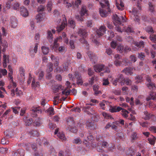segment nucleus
Segmentation results:
<instances>
[{
	"mask_svg": "<svg viewBox=\"0 0 156 156\" xmlns=\"http://www.w3.org/2000/svg\"><path fill=\"white\" fill-rule=\"evenodd\" d=\"M51 58L52 60L53 61H55V62H56V63L55 64L54 66L55 67H56L58 65V58H55V56L53 55H52L51 56Z\"/></svg>",
	"mask_w": 156,
	"mask_h": 156,
	"instance_id": "33",
	"label": "nucleus"
},
{
	"mask_svg": "<svg viewBox=\"0 0 156 156\" xmlns=\"http://www.w3.org/2000/svg\"><path fill=\"white\" fill-rule=\"evenodd\" d=\"M23 120L25 125L27 126H29L33 122L31 119L28 118L26 117L24 118Z\"/></svg>",
	"mask_w": 156,
	"mask_h": 156,
	"instance_id": "18",
	"label": "nucleus"
},
{
	"mask_svg": "<svg viewBox=\"0 0 156 156\" xmlns=\"http://www.w3.org/2000/svg\"><path fill=\"white\" fill-rule=\"evenodd\" d=\"M116 79H117V81L118 82L120 83L121 85L122 86L123 85L124 83H123V81L124 80V79L122 75H119L118 78H117Z\"/></svg>",
	"mask_w": 156,
	"mask_h": 156,
	"instance_id": "25",
	"label": "nucleus"
},
{
	"mask_svg": "<svg viewBox=\"0 0 156 156\" xmlns=\"http://www.w3.org/2000/svg\"><path fill=\"white\" fill-rule=\"evenodd\" d=\"M145 56L144 53H140L138 54V57L140 60H143L144 59Z\"/></svg>",
	"mask_w": 156,
	"mask_h": 156,
	"instance_id": "50",
	"label": "nucleus"
},
{
	"mask_svg": "<svg viewBox=\"0 0 156 156\" xmlns=\"http://www.w3.org/2000/svg\"><path fill=\"white\" fill-rule=\"evenodd\" d=\"M134 44L137 47L140 48L141 46L143 47L144 45V42L143 41H140L139 43L135 42Z\"/></svg>",
	"mask_w": 156,
	"mask_h": 156,
	"instance_id": "45",
	"label": "nucleus"
},
{
	"mask_svg": "<svg viewBox=\"0 0 156 156\" xmlns=\"http://www.w3.org/2000/svg\"><path fill=\"white\" fill-rule=\"evenodd\" d=\"M24 155V151L23 150H20L18 151V152L14 153L12 156H23Z\"/></svg>",
	"mask_w": 156,
	"mask_h": 156,
	"instance_id": "27",
	"label": "nucleus"
},
{
	"mask_svg": "<svg viewBox=\"0 0 156 156\" xmlns=\"http://www.w3.org/2000/svg\"><path fill=\"white\" fill-rule=\"evenodd\" d=\"M119 126V122L118 121H115L111 124V127L112 129H116Z\"/></svg>",
	"mask_w": 156,
	"mask_h": 156,
	"instance_id": "32",
	"label": "nucleus"
},
{
	"mask_svg": "<svg viewBox=\"0 0 156 156\" xmlns=\"http://www.w3.org/2000/svg\"><path fill=\"white\" fill-rule=\"evenodd\" d=\"M78 34L81 37H85L87 35V32L85 29H81L79 30L78 32Z\"/></svg>",
	"mask_w": 156,
	"mask_h": 156,
	"instance_id": "16",
	"label": "nucleus"
},
{
	"mask_svg": "<svg viewBox=\"0 0 156 156\" xmlns=\"http://www.w3.org/2000/svg\"><path fill=\"white\" fill-rule=\"evenodd\" d=\"M106 31V27L103 26H101L100 28L96 32L98 37H100L103 35Z\"/></svg>",
	"mask_w": 156,
	"mask_h": 156,
	"instance_id": "9",
	"label": "nucleus"
},
{
	"mask_svg": "<svg viewBox=\"0 0 156 156\" xmlns=\"http://www.w3.org/2000/svg\"><path fill=\"white\" fill-rule=\"evenodd\" d=\"M16 86V83L13 81V80H11L10 84L8 87L9 89H10L11 87L14 88Z\"/></svg>",
	"mask_w": 156,
	"mask_h": 156,
	"instance_id": "44",
	"label": "nucleus"
},
{
	"mask_svg": "<svg viewBox=\"0 0 156 156\" xmlns=\"http://www.w3.org/2000/svg\"><path fill=\"white\" fill-rule=\"evenodd\" d=\"M80 14L81 16H76V18L78 20L82 21L83 20V18L82 16H87L88 15L87 10L86 9L85 6H82L80 12Z\"/></svg>",
	"mask_w": 156,
	"mask_h": 156,
	"instance_id": "4",
	"label": "nucleus"
},
{
	"mask_svg": "<svg viewBox=\"0 0 156 156\" xmlns=\"http://www.w3.org/2000/svg\"><path fill=\"white\" fill-rule=\"evenodd\" d=\"M7 71L5 69H0V73L3 76H5L7 74Z\"/></svg>",
	"mask_w": 156,
	"mask_h": 156,
	"instance_id": "60",
	"label": "nucleus"
},
{
	"mask_svg": "<svg viewBox=\"0 0 156 156\" xmlns=\"http://www.w3.org/2000/svg\"><path fill=\"white\" fill-rule=\"evenodd\" d=\"M1 29L2 35L3 36H6L7 35V31L4 27H2Z\"/></svg>",
	"mask_w": 156,
	"mask_h": 156,
	"instance_id": "62",
	"label": "nucleus"
},
{
	"mask_svg": "<svg viewBox=\"0 0 156 156\" xmlns=\"http://www.w3.org/2000/svg\"><path fill=\"white\" fill-rule=\"evenodd\" d=\"M3 54V66L4 68H5L7 67V63L9 62V56L7 55L4 54Z\"/></svg>",
	"mask_w": 156,
	"mask_h": 156,
	"instance_id": "15",
	"label": "nucleus"
},
{
	"mask_svg": "<svg viewBox=\"0 0 156 156\" xmlns=\"http://www.w3.org/2000/svg\"><path fill=\"white\" fill-rule=\"evenodd\" d=\"M16 94L17 96H20L23 94V92L19 88H16L15 90H12L11 91V94L12 96H13Z\"/></svg>",
	"mask_w": 156,
	"mask_h": 156,
	"instance_id": "7",
	"label": "nucleus"
},
{
	"mask_svg": "<svg viewBox=\"0 0 156 156\" xmlns=\"http://www.w3.org/2000/svg\"><path fill=\"white\" fill-rule=\"evenodd\" d=\"M32 87L33 88L35 89L36 87H38L39 85V83L38 82H35V79L34 78L32 83Z\"/></svg>",
	"mask_w": 156,
	"mask_h": 156,
	"instance_id": "29",
	"label": "nucleus"
},
{
	"mask_svg": "<svg viewBox=\"0 0 156 156\" xmlns=\"http://www.w3.org/2000/svg\"><path fill=\"white\" fill-rule=\"evenodd\" d=\"M63 89L62 86L61 85H56L53 88V90L55 93H56L61 90Z\"/></svg>",
	"mask_w": 156,
	"mask_h": 156,
	"instance_id": "26",
	"label": "nucleus"
},
{
	"mask_svg": "<svg viewBox=\"0 0 156 156\" xmlns=\"http://www.w3.org/2000/svg\"><path fill=\"white\" fill-rule=\"evenodd\" d=\"M54 108L52 107H50L46 110V112L49 115H53L54 114Z\"/></svg>",
	"mask_w": 156,
	"mask_h": 156,
	"instance_id": "35",
	"label": "nucleus"
},
{
	"mask_svg": "<svg viewBox=\"0 0 156 156\" xmlns=\"http://www.w3.org/2000/svg\"><path fill=\"white\" fill-rule=\"evenodd\" d=\"M52 2H48L47 5V9L48 12H50L51 10Z\"/></svg>",
	"mask_w": 156,
	"mask_h": 156,
	"instance_id": "47",
	"label": "nucleus"
},
{
	"mask_svg": "<svg viewBox=\"0 0 156 156\" xmlns=\"http://www.w3.org/2000/svg\"><path fill=\"white\" fill-rule=\"evenodd\" d=\"M52 64L51 63H49L47 65V71L48 73H50L53 70Z\"/></svg>",
	"mask_w": 156,
	"mask_h": 156,
	"instance_id": "39",
	"label": "nucleus"
},
{
	"mask_svg": "<svg viewBox=\"0 0 156 156\" xmlns=\"http://www.w3.org/2000/svg\"><path fill=\"white\" fill-rule=\"evenodd\" d=\"M107 104V102L105 101H103L102 102H101L100 103L99 105L101 108L102 109L104 110L105 109V106L106 104Z\"/></svg>",
	"mask_w": 156,
	"mask_h": 156,
	"instance_id": "56",
	"label": "nucleus"
},
{
	"mask_svg": "<svg viewBox=\"0 0 156 156\" xmlns=\"http://www.w3.org/2000/svg\"><path fill=\"white\" fill-rule=\"evenodd\" d=\"M47 38L49 41L52 40L53 39L52 34L50 30H48L47 32Z\"/></svg>",
	"mask_w": 156,
	"mask_h": 156,
	"instance_id": "46",
	"label": "nucleus"
},
{
	"mask_svg": "<svg viewBox=\"0 0 156 156\" xmlns=\"http://www.w3.org/2000/svg\"><path fill=\"white\" fill-rule=\"evenodd\" d=\"M69 26L71 27L74 28L75 27V24L74 21L72 20H69Z\"/></svg>",
	"mask_w": 156,
	"mask_h": 156,
	"instance_id": "42",
	"label": "nucleus"
},
{
	"mask_svg": "<svg viewBox=\"0 0 156 156\" xmlns=\"http://www.w3.org/2000/svg\"><path fill=\"white\" fill-rule=\"evenodd\" d=\"M150 38L151 41L153 42H156V35L151 34L150 36Z\"/></svg>",
	"mask_w": 156,
	"mask_h": 156,
	"instance_id": "52",
	"label": "nucleus"
},
{
	"mask_svg": "<svg viewBox=\"0 0 156 156\" xmlns=\"http://www.w3.org/2000/svg\"><path fill=\"white\" fill-rule=\"evenodd\" d=\"M87 127L90 129H94V125L92 122L87 121L86 123Z\"/></svg>",
	"mask_w": 156,
	"mask_h": 156,
	"instance_id": "38",
	"label": "nucleus"
},
{
	"mask_svg": "<svg viewBox=\"0 0 156 156\" xmlns=\"http://www.w3.org/2000/svg\"><path fill=\"white\" fill-rule=\"evenodd\" d=\"M124 81L127 85H130L132 83L131 81L129 79H124Z\"/></svg>",
	"mask_w": 156,
	"mask_h": 156,
	"instance_id": "59",
	"label": "nucleus"
},
{
	"mask_svg": "<svg viewBox=\"0 0 156 156\" xmlns=\"http://www.w3.org/2000/svg\"><path fill=\"white\" fill-rule=\"evenodd\" d=\"M87 54L88 56L90 58V60H91L92 62L95 63L97 61V56L94 54L93 52L90 51H88L87 52Z\"/></svg>",
	"mask_w": 156,
	"mask_h": 156,
	"instance_id": "8",
	"label": "nucleus"
},
{
	"mask_svg": "<svg viewBox=\"0 0 156 156\" xmlns=\"http://www.w3.org/2000/svg\"><path fill=\"white\" fill-rule=\"evenodd\" d=\"M69 77L74 81L75 77L77 79V83L78 85H81L83 83V81L82 79L81 76L78 72H76L73 75L72 74H69L68 75Z\"/></svg>",
	"mask_w": 156,
	"mask_h": 156,
	"instance_id": "2",
	"label": "nucleus"
},
{
	"mask_svg": "<svg viewBox=\"0 0 156 156\" xmlns=\"http://www.w3.org/2000/svg\"><path fill=\"white\" fill-rule=\"evenodd\" d=\"M102 114L104 117L106 119H109L111 118V115L105 112H103L102 113Z\"/></svg>",
	"mask_w": 156,
	"mask_h": 156,
	"instance_id": "57",
	"label": "nucleus"
},
{
	"mask_svg": "<svg viewBox=\"0 0 156 156\" xmlns=\"http://www.w3.org/2000/svg\"><path fill=\"white\" fill-rule=\"evenodd\" d=\"M11 108L13 110V112L15 114H18L20 110V107H12Z\"/></svg>",
	"mask_w": 156,
	"mask_h": 156,
	"instance_id": "49",
	"label": "nucleus"
},
{
	"mask_svg": "<svg viewBox=\"0 0 156 156\" xmlns=\"http://www.w3.org/2000/svg\"><path fill=\"white\" fill-rule=\"evenodd\" d=\"M41 50L43 53L45 55L47 54L49 51V48L45 46L42 47Z\"/></svg>",
	"mask_w": 156,
	"mask_h": 156,
	"instance_id": "30",
	"label": "nucleus"
},
{
	"mask_svg": "<svg viewBox=\"0 0 156 156\" xmlns=\"http://www.w3.org/2000/svg\"><path fill=\"white\" fill-rule=\"evenodd\" d=\"M20 12L21 15L23 17H26L28 15L27 10L23 6L20 7Z\"/></svg>",
	"mask_w": 156,
	"mask_h": 156,
	"instance_id": "10",
	"label": "nucleus"
},
{
	"mask_svg": "<svg viewBox=\"0 0 156 156\" xmlns=\"http://www.w3.org/2000/svg\"><path fill=\"white\" fill-rule=\"evenodd\" d=\"M121 112V114L123 117L127 118L128 117V114L129 113L128 111L123 109L122 110Z\"/></svg>",
	"mask_w": 156,
	"mask_h": 156,
	"instance_id": "40",
	"label": "nucleus"
},
{
	"mask_svg": "<svg viewBox=\"0 0 156 156\" xmlns=\"http://www.w3.org/2000/svg\"><path fill=\"white\" fill-rule=\"evenodd\" d=\"M45 9L44 6L43 5H40L37 8V11L38 12H43Z\"/></svg>",
	"mask_w": 156,
	"mask_h": 156,
	"instance_id": "53",
	"label": "nucleus"
},
{
	"mask_svg": "<svg viewBox=\"0 0 156 156\" xmlns=\"http://www.w3.org/2000/svg\"><path fill=\"white\" fill-rule=\"evenodd\" d=\"M0 44H1L0 46L3 47L1 50L3 52H5L6 48L8 47V44L7 41L5 40H3L1 42H0ZM1 47L2 48V47Z\"/></svg>",
	"mask_w": 156,
	"mask_h": 156,
	"instance_id": "12",
	"label": "nucleus"
},
{
	"mask_svg": "<svg viewBox=\"0 0 156 156\" xmlns=\"http://www.w3.org/2000/svg\"><path fill=\"white\" fill-rule=\"evenodd\" d=\"M62 17L63 18V19L61 25L57 27V31L58 32H60L63 30L65 27L67 25V20L65 15H62Z\"/></svg>",
	"mask_w": 156,
	"mask_h": 156,
	"instance_id": "5",
	"label": "nucleus"
},
{
	"mask_svg": "<svg viewBox=\"0 0 156 156\" xmlns=\"http://www.w3.org/2000/svg\"><path fill=\"white\" fill-rule=\"evenodd\" d=\"M8 151V149L6 148H0V152L3 154L6 153Z\"/></svg>",
	"mask_w": 156,
	"mask_h": 156,
	"instance_id": "63",
	"label": "nucleus"
},
{
	"mask_svg": "<svg viewBox=\"0 0 156 156\" xmlns=\"http://www.w3.org/2000/svg\"><path fill=\"white\" fill-rule=\"evenodd\" d=\"M122 90L123 91V94H127L128 91V89L127 87H123L122 88Z\"/></svg>",
	"mask_w": 156,
	"mask_h": 156,
	"instance_id": "55",
	"label": "nucleus"
},
{
	"mask_svg": "<svg viewBox=\"0 0 156 156\" xmlns=\"http://www.w3.org/2000/svg\"><path fill=\"white\" fill-rule=\"evenodd\" d=\"M31 111L35 113H41L42 112V110L39 108H33L31 109Z\"/></svg>",
	"mask_w": 156,
	"mask_h": 156,
	"instance_id": "36",
	"label": "nucleus"
},
{
	"mask_svg": "<svg viewBox=\"0 0 156 156\" xmlns=\"http://www.w3.org/2000/svg\"><path fill=\"white\" fill-rule=\"evenodd\" d=\"M70 92V90H65L62 91V94L67 96L69 94Z\"/></svg>",
	"mask_w": 156,
	"mask_h": 156,
	"instance_id": "61",
	"label": "nucleus"
},
{
	"mask_svg": "<svg viewBox=\"0 0 156 156\" xmlns=\"http://www.w3.org/2000/svg\"><path fill=\"white\" fill-rule=\"evenodd\" d=\"M57 136L60 139L62 140H65L66 139L64 134L62 133H58Z\"/></svg>",
	"mask_w": 156,
	"mask_h": 156,
	"instance_id": "41",
	"label": "nucleus"
},
{
	"mask_svg": "<svg viewBox=\"0 0 156 156\" xmlns=\"http://www.w3.org/2000/svg\"><path fill=\"white\" fill-rule=\"evenodd\" d=\"M20 4L19 2H15L13 5L12 8L14 10H16L19 9Z\"/></svg>",
	"mask_w": 156,
	"mask_h": 156,
	"instance_id": "37",
	"label": "nucleus"
},
{
	"mask_svg": "<svg viewBox=\"0 0 156 156\" xmlns=\"http://www.w3.org/2000/svg\"><path fill=\"white\" fill-rule=\"evenodd\" d=\"M124 30L128 34L133 31L132 29L129 27L124 28Z\"/></svg>",
	"mask_w": 156,
	"mask_h": 156,
	"instance_id": "51",
	"label": "nucleus"
},
{
	"mask_svg": "<svg viewBox=\"0 0 156 156\" xmlns=\"http://www.w3.org/2000/svg\"><path fill=\"white\" fill-rule=\"evenodd\" d=\"M156 94L154 92H151L150 94V96L146 98L147 101L150 99L155 100L156 99Z\"/></svg>",
	"mask_w": 156,
	"mask_h": 156,
	"instance_id": "22",
	"label": "nucleus"
},
{
	"mask_svg": "<svg viewBox=\"0 0 156 156\" xmlns=\"http://www.w3.org/2000/svg\"><path fill=\"white\" fill-rule=\"evenodd\" d=\"M116 6L119 10H122L124 6L122 0H115Z\"/></svg>",
	"mask_w": 156,
	"mask_h": 156,
	"instance_id": "11",
	"label": "nucleus"
},
{
	"mask_svg": "<svg viewBox=\"0 0 156 156\" xmlns=\"http://www.w3.org/2000/svg\"><path fill=\"white\" fill-rule=\"evenodd\" d=\"M156 140V138L153 136H152L151 137L148 138L149 143L151 145L154 144Z\"/></svg>",
	"mask_w": 156,
	"mask_h": 156,
	"instance_id": "24",
	"label": "nucleus"
},
{
	"mask_svg": "<svg viewBox=\"0 0 156 156\" xmlns=\"http://www.w3.org/2000/svg\"><path fill=\"white\" fill-rule=\"evenodd\" d=\"M62 39V37L61 36L59 37H58L56 38L55 39L54 44V46L53 47V49H54L55 51H56L57 50V48L58 47V45L57 43V42L58 41H61V40Z\"/></svg>",
	"mask_w": 156,
	"mask_h": 156,
	"instance_id": "17",
	"label": "nucleus"
},
{
	"mask_svg": "<svg viewBox=\"0 0 156 156\" xmlns=\"http://www.w3.org/2000/svg\"><path fill=\"white\" fill-rule=\"evenodd\" d=\"M146 31L148 33H153L154 30L151 27H147L146 29Z\"/></svg>",
	"mask_w": 156,
	"mask_h": 156,
	"instance_id": "64",
	"label": "nucleus"
},
{
	"mask_svg": "<svg viewBox=\"0 0 156 156\" xmlns=\"http://www.w3.org/2000/svg\"><path fill=\"white\" fill-rule=\"evenodd\" d=\"M35 19L37 23H40L44 20V18L42 13H39L36 15Z\"/></svg>",
	"mask_w": 156,
	"mask_h": 156,
	"instance_id": "13",
	"label": "nucleus"
},
{
	"mask_svg": "<svg viewBox=\"0 0 156 156\" xmlns=\"http://www.w3.org/2000/svg\"><path fill=\"white\" fill-rule=\"evenodd\" d=\"M127 40L128 42H130L131 44H134L135 43L132 38L131 36H129L127 38Z\"/></svg>",
	"mask_w": 156,
	"mask_h": 156,
	"instance_id": "58",
	"label": "nucleus"
},
{
	"mask_svg": "<svg viewBox=\"0 0 156 156\" xmlns=\"http://www.w3.org/2000/svg\"><path fill=\"white\" fill-rule=\"evenodd\" d=\"M102 85L103 86H107L109 84V82L108 79L103 78L102 79Z\"/></svg>",
	"mask_w": 156,
	"mask_h": 156,
	"instance_id": "43",
	"label": "nucleus"
},
{
	"mask_svg": "<svg viewBox=\"0 0 156 156\" xmlns=\"http://www.w3.org/2000/svg\"><path fill=\"white\" fill-rule=\"evenodd\" d=\"M68 68V66H64L63 68L62 69H61V68H60L59 67H57L56 69H55V71L57 72H61L62 71H63L64 70H65L66 69H67Z\"/></svg>",
	"mask_w": 156,
	"mask_h": 156,
	"instance_id": "31",
	"label": "nucleus"
},
{
	"mask_svg": "<svg viewBox=\"0 0 156 156\" xmlns=\"http://www.w3.org/2000/svg\"><path fill=\"white\" fill-rule=\"evenodd\" d=\"M133 69L130 68H126L122 70V72L127 75H131L133 73Z\"/></svg>",
	"mask_w": 156,
	"mask_h": 156,
	"instance_id": "20",
	"label": "nucleus"
},
{
	"mask_svg": "<svg viewBox=\"0 0 156 156\" xmlns=\"http://www.w3.org/2000/svg\"><path fill=\"white\" fill-rule=\"evenodd\" d=\"M147 86L150 89H153L154 87V84L151 81L147 83Z\"/></svg>",
	"mask_w": 156,
	"mask_h": 156,
	"instance_id": "48",
	"label": "nucleus"
},
{
	"mask_svg": "<svg viewBox=\"0 0 156 156\" xmlns=\"http://www.w3.org/2000/svg\"><path fill=\"white\" fill-rule=\"evenodd\" d=\"M10 25L12 28H15L18 24V20L14 17H11L9 20Z\"/></svg>",
	"mask_w": 156,
	"mask_h": 156,
	"instance_id": "6",
	"label": "nucleus"
},
{
	"mask_svg": "<svg viewBox=\"0 0 156 156\" xmlns=\"http://www.w3.org/2000/svg\"><path fill=\"white\" fill-rule=\"evenodd\" d=\"M119 17H120V16H119L116 14L114 15L113 17V22L114 25L117 26L115 27L116 30L119 32H121L120 28L119 27V26H117L121 23Z\"/></svg>",
	"mask_w": 156,
	"mask_h": 156,
	"instance_id": "3",
	"label": "nucleus"
},
{
	"mask_svg": "<svg viewBox=\"0 0 156 156\" xmlns=\"http://www.w3.org/2000/svg\"><path fill=\"white\" fill-rule=\"evenodd\" d=\"M11 110L10 109H8L6 110L4 113L3 114L2 118H4L5 119H6L8 115H9L10 112H11Z\"/></svg>",
	"mask_w": 156,
	"mask_h": 156,
	"instance_id": "34",
	"label": "nucleus"
},
{
	"mask_svg": "<svg viewBox=\"0 0 156 156\" xmlns=\"http://www.w3.org/2000/svg\"><path fill=\"white\" fill-rule=\"evenodd\" d=\"M99 86L96 85H95L93 86V89L94 90V94L95 95H97L101 93V91L99 90Z\"/></svg>",
	"mask_w": 156,
	"mask_h": 156,
	"instance_id": "23",
	"label": "nucleus"
},
{
	"mask_svg": "<svg viewBox=\"0 0 156 156\" xmlns=\"http://www.w3.org/2000/svg\"><path fill=\"white\" fill-rule=\"evenodd\" d=\"M144 114L145 115L144 118L146 119H148L151 117L154 118V117L152 114H149L147 111H145L144 112Z\"/></svg>",
	"mask_w": 156,
	"mask_h": 156,
	"instance_id": "28",
	"label": "nucleus"
},
{
	"mask_svg": "<svg viewBox=\"0 0 156 156\" xmlns=\"http://www.w3.org/2000/svg\"><path fill=\"white\" fill-rule=\"evenodd\" d=\"M132 14V15L135 17V18H134V19L135 21L138 22L139 19V18L138 16L137 15V11L135 9H134L133 10Z\"/></svg>",
	"mask_w": 156,
	"mask_h": 156,
	"instance_id": "21",
	"label": "nucleus"
},
{
	"mask_svg": "<svg viewBox=\"0 0 156 156\" xmlns=\"http://www.w3.org/2000/svg\"><path fill=\"white\" fill-rule=\"evenodd\" d=\"M73 143L76 144H80L81 143V141L80 138H76L73 140Z\"/></svg>",
	"mask_w": 156,
	"mask_h": 156,
	"instance_id": "54",
	"label": "nucleus"
},
{
	"mask_svg": "<svg viewBox=\"0 0 156 156\" xmlns=\"http://www.w3.org/2000/svg\"><path fill=\"white\" fill-rule=\"evenodd\" d=\"M100 4L102 9H100L99 12L101 16L102 17H105L107 16V12L104 9L105 7H107L108 9L109 8V4L107 0H99Z\"/></svg>",
	"mask_w": 156,
	"mask_h": 156,
	"instance_id": "1",
	"label": "nucleus"
},
{
	"mask_svg": "<svg viewBox=\"0 0 156 156\" xmlns=\"http://www.w3.org/2000/svg\"><path fill=\"white\" fill-rule=\"evenodd\" d=\"M104 66L102 65H96L94 66V69L96 72H100L103 70Z\"/></svg>",
	"mask_w": 156,
	"mask_h": 156,
	"instance_id": "14",
	"label": "nucleus"
},
{
	"mask_svg": "<svg viewBox=\"0 0 156 156\" xmlns=\"http://www.w3.org/2000/svg\"><path fill=\"white\" fill-rule=\"evenodd\" d=\"M123 109L120 107L115 106L110 109L109 110L112 112H118Z\"/></svg>",
	"mask_w": 156,
	"mask_h": 156,
	"instance_id": "19",
	"label": "nucleus"
}]
</instances>
